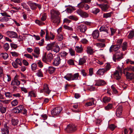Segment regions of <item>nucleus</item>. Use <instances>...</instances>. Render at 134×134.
<instances>
[{"mask_svg": "<svg viewBox=\"0 0 134 134\" xmlns=\"http://www.w3.org/2000/svg\"><path fill=\"white\" fill-rule=\"evenodd\" d=\"M77 129L76 126L73 124H70L67 125L65 130L68 133H72L76 131Z\"/></svg>", "mask_w": 134, "mask_h": 134, "instance_id": "5", "label": "nucleus"}, {"mask_svg": "<svg viewBox=\"0 0 134 134\" xmlns=\"http://www.w3.org/2000/svg\"><path fill=\"white\" fill-rule=\"evenodd\" d=\"M123 55L121 51H118L113 56V59L115 62L119 61L121 59L123 58Z\"/></svg>", "mask_w": 134, "mask_h": 134, "instance_id": "3", "label": "nucleus"}, {"mask_svg": "<svg viewBox=\"0 0 134 134\" xmlns=\"http://www.w3.org/2000/svg\"><path fill=\"white\" fill-rule=\"evenodd\" d=\"M81 74L82 75L84 76H85L87 75V73L86 72L85 70L84 69H82L81 71Z\"/></svg>", "mask_w": 134, "mask_h": 134, "instance_id": "61", "label": "nucleus"}, {"mask_svg": "<svg viewBox=\"0 0 134 134\" xmlns=\"http://www.w3.org/2000/svg\"><path fill=\"white\" fill-rule=\"evenodd\" d=\"M106 84V82L104 80H99L96 82L95 85L100 86L105 85Z\"/></svg>", "mask_w": 134, "mask_h": 134, "instance_id": "20", "label": "nucleus"}, {"mask_svg": "<svg viewBox=\"0 0 134 134\" xmlns=\"http://www.w3.org/2000/svg\"><path fill=\"white\" fill-rule=\"evenodd\" d=\"M2 134H8L9 130L8 129L3 128L1 129Z\"/></svg>", "mask_w": 134, "mask_h": 134, "instance_id": "45", "label": "nucleus"}, {"mask_svg": "<svg viewBox=\"0 0 134 134\" xmlns=\"http://www.w3.org/2000/svg\"><path fill=\"white\" fill-rule=\"evenodd\" d=\"M79 76V74L78 73H75L73 75H72V80H76L78 79Z\"/></svg>", "mask_w": 134, "mask_h": 134, "instance_id": "35", "label": "nucleus"}, {"mask_svg": "<svg viewBox=\"0 0 134 134\" xmlns=\"http://www.w3.org/2000/svg\"><path fill=\"white\" fill-rule=\"evenodd\" d=\"M74 10V7L70 6L67 8L66 10L68 13H71L72 11Z\"/></svg>", "mask_w": 134, "mask_h": 134, "instance_id": "40", "label": "nucleus"}, {"mask_svg": "<svg viewBox=\"0 0 134 134\" xmlns=\"http://www.w3.org/2000/svg\"><path fill=\"white\" fill-rule=\"evenodd\" d=\"M86 52L87 53L90 55L93 54L94 52L93 51V49L91 47L88 46L87 48Z\"/></svg>", "mask_w": 134, "mask_h": 134, "instance_id": "22", "label": "nucleus"}, {"mask_svg": "<svg viewBox=\"0 0 134 134\" xmlns=\"http://www.w3.org/2000/svg\"><path fill=\"white\" fill-rule=\"evenodd\" d=\"M61 59L59 56H57L54 60V62L53 63L54 66H57L60 63Z\"/></svg>", "mask_w": 134, "mask_h": 134, "instance_id": "12", "label": "nucleus"}, {"mask_svg": "<svg viewBox=\"0 0 134 134\" xmlns=\"http://www.w3.org/2000/svg\"><path fill=\"white\" fill-rule=\"evenodd\" d=\"M69 53L71 56H74L75 55V51L72 48L69 49Z\"/></svg>", "mask_w": 134, "mask_h": 134, "instance_id": "48", "label": "nucleus"}, {"mask_svg": "<svg viewBox=\"0 0 134 134\" xmlns=\"http://www.w3.org/2000/svg\"><path fill=\"white\" fill-rule=\"evenodd\" d=\"M120 74L118 73V71H115L114 73V78L116 80H119L121 78L120 75Z\"/></svg>", "mask_w": 134, "mask_h": 134, "instance_id": "24", "label": "nucleus"}, {"mask_svg": "<svg viewBox=\"0 0 134 134\" xmlns=\"http://www.w3.org/2000/svg\"><path fill=\"white\" fill-rule=\"evenodd\" d=\"M97 4L101 8L102 10L104 12L106 11L109 8V5L107 4H99L97 3Z\"/></svg>", "mask_w": 134, "mask_h": 134, "instance_id": "13", "label": "nucleus"}, {"mask_svg": "<svg viewBox=\"0 0 134 134\" xmlns=\"http://www.w3.org/2000/svg\"><path fill=\"white\" fill-rule=\"evenodd\" d=\"M122 39H118L116 41V44L120 46L122 43Z\"/></svg>", "mask_w": 134, "mask_h": 134, "instance_id": "50", "label": "nucleus"}, {"mask_svg": "<svg viewBox=\"0 0 134 134\" xmlns=\"http://www.w3.org/2000/svg\"><path fill=\"white\" fill-rule=\"evenodd\" d=\"M111 68V66L109 63H107V64L105 66L104 68H103L105 70V71L106 72L107 71L109 70Z\"/></svg>", "mask_w": 134, "mask_h": 134, "instance_id": "32", "label": "nucleus"}, {"mask_svg": "<svg viewBox=\"0 0 134 134\" xmlns=\"http://www.w3.org/2000/svg\"><path fill=\"white\" fill-rule=\"evenodd\" d=\"M63 27L65 29L70 31H72L73 30L72 28L71 27H70L66 25H64L63 26Z\"/></svg>", "mask_w": 134, "mask_h": 134, "instance_id": "53", "label": "nucleus"}, {"mask_svg": "<svg viewBox=\"0 0 134 134\" xmlns=\"http://www.w3.org/2000/svg\"><path fill=\"white\" fill-rule=\"evenodd\" d=\"M18 104V102L17 100L15 99L14 100L11 102V104L12 106H15L17 105Z\"/></svg>", "mask_w": 134, "mask_h": 134, "instance_id": "43", "label": "nucleus"}, {"mask_svg": "<svg viewBox=\"0 0 134 134\" xmlns=\"http://www.w3.org/2000/svg\"><path fill=\"white\" fill-rule=\"evenodd\" d=\"M91 99H92L91 101L86 103L85 105V106L88 107L94 105V102L95 100L93 98H92Z\"/></svg>", "mask_w": 134, "mask_h": 134, "instance_id": "25", "label": "nucleus"}, {"mask_svg": "<svg viewBox=\"0 0 134 134\" xmlns=\"http://www.w3.org/2000/svg\"><path fill=\"white\" fill-rule=\"evenodd\" d=\"M93 68H91L89 69V75H89L91 76L93 74Z\"/></svg>", "mask_w": 134, "mask_h": 134, "instance_id": "62", "label": "nucleus"}, {"mask_svg": "<svg viewBox=\"0 0 134 134\" xmlns=\"http://www.w3.org/2000/svg\"><path fill=\"white\" fill-rule=\"evenodd\" d=\"M68 64L70 65H74V60L72 59L69 60L67 61Z\"/></svg>", "mask_w": 134, "mask_h": 134, "instance_id": "55", "label": "nucleus"}, {"mask_svg": "<svg viewBox=\"0 0 134 134\" xmlns=\"http://www.w3.org/2000/svg\"><path fill=\"white\" fill-rule=\"evenodd\" d=\"M51 19L54 23L59 24L60 22V13L58 10L53 9L50 11Z\"/></svg>", "mask_w": 134, "mask_h": 134, "instance_id": "1", "label": "nucleus"}, {"mask_svg": "<svg viewBox=\"0 0 134 134\" xmlns=\"http://www.w3.org/2000/svg\"><path fill=\"white\" fill-rule=\"evenodd\" d=\"M105 72H106L103 68L99 69L97 71L96 74L97 75H103Z\"/></svg>", "mask_w": 134, "mask_h": 134, "instance_id": "26", "label": "nucleus"}, {"mask_svg": "<svg viewBox=\"0 0 134 134\" xmlns=\"http://www.w3.org/2000/svg\"><path fill=\"white\" fill-rule=\"evenodd\" d=\"M47 60H48V62H51L52 60L53 59V55L51 53H49L47 54Z\"/></svg>", "mask_w": 134, "mask_h": 134, "instance_id": "28", "label": "nucleus"}, {"mask_svg": "<svg viewBox=\"0 0 134 134\" xmlns=\"http://www.w3.org/2000/svg\"><path fill=\"white\" fill-rule=\"evenodd\" d=\"M110 30L111 31L110 35L112 36L114 35L116 32V30L115 29L111 27L110 28Z\"/></svg>", "mask_w": 134, "mask_h": 134, "instance_id": "58", "label": "nucleus"}, {"mask_svg": "<svg viewBox=\"0 0 134 134\" xmlns=\"http://www.w3.org/2000/svg\"><path fill=\"white\" fill-rule=\"evenodd\" d=\"M110 98L108 97L107 96L105 97L102 99V101L105 103H108L110 101Z\"/></svg>", "mask_w": 134, "mask_h": 134, "instance_id": "29", "label": "nucleus"}, {"mask_svg": "<svg viewBox=\"0 0 134 134\" xmlns=\"http://www.w3.org/2000/svg\"><path fill=\"white\" fill-rule=\"evenodd\" d=\"M11 47L14 49H16L17 48V46L16 44L13 43H11L10 44Z\"/></svg>", "mask_w": 134, "mask_h": 134, "instance_id": "64", "label": "nucleus"}, {"mask_svg": "<svg viewBox=\"0 0 134 134\" xmlns=\"http://www.w3.org/2000/svg\"><path fill=\"white\" fill-rule=\"evenodd\" d=\"M47 49L48 51L51 50L56 53L58 52L60 49V47L58 44L54 42L47 45Z\"/></svg>", "mask_w": 134, "mask_h": 134, "instance_id": "2", "label": "nucleus"}, {"mask_svg": "<svg viewBox=\"0 0 134 134\" xmlns=\"http://www.w3.org/2000/svg\"><path fill=\"white\" fill-rule=\"evenodd\" d=\"M46 16L44 15H43L42 17L41 18V21H40L38 19H36L35 21V23L39 25H44L45 23L42 21H44L46 20Z\"/></svg>", "mask_w": 134, "mask_h": 134, "instance_id": "11", "label": "nucleus"}, {"mask_svg": "<svg viewBox=\"0 0 134 134\" xmlns=\"http://www.w3.org/2000/svg\"><path fill=\"white\" fill-rule=\"evenodd\" d=\"M86 58L85 56H84L80 58L79 60V65H82L86 62Z\"/></svg>", "mask_w": 134, "mask_h": 134, "instance_id": "16", "label": "nucleus"}, {"mask_svg": "<svg viewBox=\"0 0 134 134\" xmlns=\"http://www.w3.org/2000/svg\"><path fill=\"white\" fill-rule=\"evenodd\" d=\"M127 47V44L126 42H125L122 43V49L123 51H125Z\"/></svg>", "mask_w": 134, "mask_h": 134, "instance_id": "46", "label": "nucleus"}, {"mask_svg": "<svg viewBox=\"0 0 134 134\" xmlns=\"http://www.w3.org/2000/svg\"><path fill=\"white\" fill-rule=\"evenodd\" d=\"M27 4L30 7V8L32 10H35L37 7L40 9L41 8V5L36 3L33 2L31 1H29L27 3Z\"/></svg>", "mask_w": 134, "mask_h": 134, "instance_id": "4", "label": "nucleus"}, {"mask_svg": "<svg viewBox=\"0 0 134 134\" xmlns=\"http://www.w3.org/2000/svg\"><path fill=\"white\" fill-rule=\"evenodd\" d=\"M62 110V108L60 106L56 107L51 111V114L54 115H58Z\"/></svg>", "mask_w": 134, "mask_h": 134, "instance_id": "6", "label": "nucleus"}, {"mask_svg": "<svg viewBox=\"0 0 134 134\" xmlns=\"http://www.w3.org/2000/svg\"><path fill=\"white\" fill-rule=\"evenodd\" d=\"M37 65V64L35 63L32 64L31 65V67L32 70L33 71H34L36 70Z\"/></svg>", "mask_w": 134, "mask_h": 134, "instance_id": "56", "label": "nucleus"}, {"mask_svg": "<svg viewBox=\"0 0 134 134\" xmlns=\"http://www.w3.org/2000/svg\"><path fill=\"white\" fill-rule=\"evenodd\" d=\"M122 110V105H119L116 109V114L117 116L119 117L121 115Z\"/></svg>", "mask_w": 134, "mask_h": 134, "instance_id": "14", "label": "nucleus"}, {"mask_svg": "<svg viewBox=\"0 0 134 134\" xmlns=\"http://www.w3.org/2000/svg\"><path fill=\"white\" fill-rule=\"evenodd\" d=\"M82 1L81 2L79 3L77 5V7L78 8H82L84 7V4H83V3H87L85 2H83L82 1V0H81Z\"/></svg>", "mask_w": 134, "mask_h": 134, "instance_id": "51", "label": "nucleus"}, {"mask_svg": "<svg viewBox=\"0 0 134 134\" xmlns=\"http://www.w3.org/2000/svg\"><path fill=\"white\" fill-rule=\"evenodd\" d=\"M11 122L12 125L15 126L18 124L19 120L17 119H13L12 120Z\"/></svg>", "mask_w": 134, "mask_h": 134, "instance_id": "31", "label": "nucleus"}, {"mask_svg": "<svg viewBox=\"0 0 134 134\" xmlns=\"http://www.w3.org/2000/svg\"><path fill=\"white\" fill-rule=\"evenodd\" d=\"M96 46L99 47H104L105 46V43H96Z\"/></svg>", "mask_w": 134, "mask_h": 134, "instance_id": "47", "label": "nucleus"}, {"mask_svg": "<svg viewBox=\"0 0 134 134\" xmlns=\"http://www.w3.org/2000/svg\"><path fill=\"white\" fill-rule=\"evenodd\" d=\"M56 68L53 66H49L46 70L49 74H52L55 71Z\"/></svg>", "mask_w": 134, "mask_h": 134, "instance_id": "21", "label": "nucleus"}, {"mask_svg": "<svg viewBox=\"0 0 134 134\" xmlns=\"http://www.w3.org/2000/svg\"><path fill=\"white\" fill-rule=\"evenodd\" d=\"M75 50L77 53H81L83 52V48L81 45L80 46H76L75 47Z\"/></svg>", "mask_w": 134, "mask_h": 134, "instance_id": "19", "label": "nucleus"}, {"mask_svg": "<svg viewBox=\"0 0 134 134\" xmlns=\"http://www.w3.org/2000/svg\"><path fill=\"white\" fill-rule=\"evenodd\" d=\"M47 54L46 53H45L44 55L42 57V61L46 63H47L48 64L49 62H48V60H47Z\"/></svg>", "mask_w": 134, "mask_h": 134, "instance_id": "30", "label": "nucleus"}, {"mask_svg": "<svg viewBox=\"0 0 134 134\" xmlns=\"http://www.w3.org/2000/svg\"><path fill=\"white\" fill-rule=\"evenodd\" d=\"M100 12L99 9L98 8H94L93 9L91 12L94 14H96Z\"/></svg>", "mask_w": 134, "mask_h": 134, "instance_id": "37", "label": "nucleus"}, {"mask_svg": "<svg viewBox=\"0 0 134 134\" xmlns=\"http://www.w3.org/2000/svg\"><path fill=\"white\" fill-rule=\"evenodd\" d=\"M24 56L29 59H33V57L31 55L28 54H25Z\"/></svg>", "mask_w": 134, "mask_h": 134, "instance_id": "63", "label": "nucleus"}, {"mask_svg": "<svg viewBox=\"0 0 134 134\" xmlns=\"http://www.w3.org/2000/svg\"><path fill=\"white\" fill-rule=\"evenodd\" d=\"M113 48V50L114 51H116L119 49L120 47V46L117 44L115 45H112Z\"/></svg>", "mask_w": 134, "mask_h": 134, "instance_id": "41", "label": "nucleus"}, {"mask_svg": "<svg viewBox=\"0 0 134 134\" xmlns=\"http://www.w3.org/2000/svg\"><path fill=\"white\" fill-rule=\"evenodd\" d=\"M92 35L94 38H97L99 36V32L97 30H96L93 31Z\"/></svg>", "mask_w": 134, "mask_h": 134, "instance_id": "17", "label": "nucleus"}, {"mask_svg": "<svg viewBox=\"0 0 134 134\" xmlns=\"http://www.w3.org/2000/svg\"><path fill=\"white\" fill-rule=\"evenodd\" d=\"M34 51L37 55H39L40 54V49L39 48L35 47L34 50Z\"/></svg>", "mask_w": 134, "mask_h": 134, "instance_id": "54", "label": "nucleus"}, {"mask_svg": "<svg viewBox=\"0 0 134 134\" xmlns=\"http://www.w3.org/2000/svg\"><path fill=\"white\" fill-rule=\"evenodd\" d=\"M20 84V82L16 78V76L14 77V80H12L11 83V85L13 86L17 85L18 86Z\"/></svg>", "mask_w": 134, "mask_h": 134, "instance_id": "15", "label": "nucleus"}, {"mask_svg": "<svg viewBox=\"0 0 134 134\" xmlns=\"http://www.w3.org/2000/svg\"><path fill=\"white\" fill-rule=\"evenodd\" d=\"M134 36V31L132 30L129 33L128 35V38L129 39L132 38Z\"/></svg>", "mask_w": 134, "mask_h": 134, "instance_id": "42", "label": "nucleus"}, {"mask_svg": "<svg viewBox=\"0 0 134 134\" xmlns=\"http://www.w3.org/2000/svg\"><path fill=\"white\" fill-rule=\"evenodd\" d=\"M17 108L18 110V112H19V113H21L22 112V110L24 108L23 106L22 105H20L17 107Z\"/></svg>", "mask_w": 134, "mask_h": 134, "instance_id": "59", "label": "nucleus"}, {"mask_svg": "<svg viewBox=\"0 0 134 134\" xmlns=\"http://www.w3.org/2000/svg\"><path fill=\"white\" fill-rule=\"evenodd\" d=\"M36 75L39 77H42L43 76V74L41 69L38 70L36 73Z\"/></svg>", "mask_w": 134, "mask_h": 134, "instance_id": "34", "label": "nucleus"}, {"mask_svg": "<svg viewBox=\"0 0 134 134\" xmlns=\"http://www.w3.org/2000/svg\"><path fill=\"white\" fill-rule=\"evenodd\" d=\"M51 91V90L49 89L48 85L47 84H44L43 86V88L41 90L40 92H44L46 93L49 94Z\"/></svg>", "mask_w": 134, "mask_h": 134, "instance_id": "8", "label": "nucleus"}, {"mask_svg": "<svg viewBox=\"0 0 134 134\" xmlns=\"http://www.w3.org/2000/svg\"><path fill=\"white\" fill-rule=\"evenodd\" d=\"M72 74H68L64 76V78L68 81H70L72 80Z\"/></svg>", "mask_w": 134, "mask_h": 134, "instance_id": "27", "label": "nucleus"}, {"mask_svg": "<svg viewBox=\"0 0 134 134\" xmlns=\"http://www.w3.org/2000/svg\"><path fill=\"white\" fill-rule=\"evenodd\" d=\"M126 76L127 79H134V74L130 73L128 72H126Z\"/></svg>", "mask_w": 134, "mask_h": 134, "instance_id": "23", "label": "nucleus"}, {"mask_svg": "<svg viewBox=\"0 0 134 134\" xmlns=\"http://www.w3.org/2000/svg\"><path fill=\"white\" fill-rule=\"evenodd\" d=\"M10 53L12 54V56L14 57H17L19 55L18 53L15 52H10Z\"/></svg>", "mask_w": 134, "mask_h": 134, "instance_id": "52", "label": "nucleus"}, {"mask_svg": "<svg viewBox=\"0 0 134 134\" xmlns=\"http://www.w3.org/2000/svg\"><path fill=\"white\" fill-rule=\"evenodd\" d=\"M3 47L5 50L6 51L8 50L9 48V46L7 43H6L4 44Z\"/></svg>", "mask_w": 134, "mask_h": 134, "instance_id": "49", "label": "nucleus"}, {"mask_svg": "<svg viewBox=\"0 0 134 134\" xmlns=\"http://www.w3.org/2000/svg\"><path fill=\"white\" fill-rule=\"evenodd\" d=\"M76 12L78 14L83 18H86L88 16V14L81 9H78Z\"/></svg>", "mask_w": 134, "mask_h": 134, "instance_id": "10", "label": "nucleus"}, {"mask_svg": "<svg viewBox=\"0 0 134 134\" xmlns=\"http://www.w3.org/2000/svg\"><path fill=\"white\" fill-rule=\"evenodd\" d=\"M77 30L80 31L82 33H84L87 29L86 26L84 24H81L77 26Z\"/></svg>", "mask_w": 134, "mask_h": 134, "instance_id": "9", "label": "nucleus"}, {"mask_svg": "<svg viewBox=\"0 0 134 134\" xmlns=\"http://www.w3.org/2000/svg\"><path fill=\"white\" fill-rule=\"evenodd\" d=\"M37 94L36 92L34 91H32L29 92V93L28 96L30 97H36Z\"/></svg>", "mask_w": 134, "mask_h": 134, "instance_id": "33", "label": "nucleus"}, {"mask_svg": "<svg viewBox=\"0 0 134 134\" xmlns=\"http://www.w3.org/2000/svg\"><path fill=\"white\" fill-rule=\"evenodd\" d=\"M113 108V105L111 104L108 103L107 105L105 107V109L107 110H109Z\"/></svg>", "mask_w": 134, "mask_h": 134, "instance_id": "39", "label": "nucleus"}, {"mask_svg": "<svg viewBox=\"0 0 134 134\" xmlns=\"http://www.w3.org/2000/svg\"><path fill=\"white\" fill-rule=\"evenodd\" d=\"M5 34L11 38H16L18 37L16 33L13 31H7L6 32Z\"/></svg>", "mask_w": 134, "mask_h": 134, "instance_id": "7", "label": "nucleus"}, {"mask_svg": "<svg viewBox=\"0 0 134 134\" xmlns=\"http://www.w3.org/2000/svg\"><path fill=\"white\" fill-rule=\"evenodd\" d=\"M117 68L118 70L116 71H118V72L120 73L121 75L122 73V68H120L119 66H118Z\"/></svg>", "mask_w": 134, "mask_h": 134, "instance_id": "60", "label": "nucleus"}, {"mask_svg": "<svg viewBox=\"0 0 134 134\" xmlns=\"http://www.w3.org/2000/svg\"><path fill=\"white\" fill-rule=\"evenodd\" d=\"M100 31H104L106 32L107 34L109 33L108 32L109 28L107 27L104 26H102L99 29Z\"/></svg>", "mask_w": 134, "mask_h": 134, "instance_id": "18", "label": "nucleus"}, {"mask_svg": "<svg viewBox=\"0 0 134 134\" xmlns=\"http://www.w3.org/2000/svg\"><path fill=\"white\" fill-rule=\"evenodd\" d=\"M111 88L112 89L113 92L115 94H117L118 93V92L117 91V90L114 86L113 85H112L111 86Z\"/></svg>", "mask_w": 134, "mask_h": 134, "instance_id": "57", "label": "nucleus"}, {"mask_svg": "<svg viewBox=\"0 0 134 134\" xmlns=\"http://www.w3.org/2000/svg\"><path fill=\"white\" fill-rule=\"evenodd\" d=\"M7 108L3 106L1 107L0 108V112L3 114L5 113L6 111Z\"/></svg>", "mask_w": 134, "mask_h": 134, "instance_id": "36", "label": "nucleus"}, {"mask_svg": "<svg viewBox=\"0 0 134 134\" xmlns=\"http://www.w3.org/2000/svg\"><path fill=\"white\" fill-rule=\"evenodd\" d=\"M0 55L4 60L6 59L8 57V54L6 53H3L1 54Z\"/></svg>", "mask_w": 134, "mask_h": 134, "instance_id": "38", "label": "nucleus"}, {"mask_svg": "<svg viewBox=\"0 0 134 134\" xmlns=\"http://www.w3.org/2000/svg\"><path fill=\"white\" fill-rule=\"evenodd\" d=\"M112 13L110 12L109 13H104L103 15V17L104 18H107L111 16Z\"/></svg>", "mask_w": 134, "mask_h": 134, "instance_id": "44", "label": "nucleus"}]
</instances>
